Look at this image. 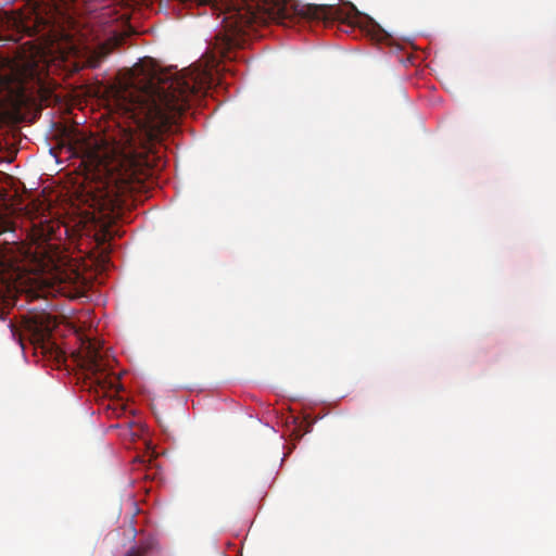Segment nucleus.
<instances>
[{
    "mask_svg": "<svg viewBox=\"0 0 556 556\" xmlns=\"http://www.w3.org/2000/svg\"><path fill=\"white\" fill-rule=\"evenodd\" d=\"M51 139L56 140V139H61V138L58 136H53Z\"/></svg>",
    "mask_w": 556,
    "mask_h": 556,
    "instance_id": "nucleus-12",
    "label": "nucleus"
},
{
    "mask_svg": "<svg viewBox=\"0 0 556 556\" xmlns=\"http://www.w3.org/2000/svg\"><path fill=\"white\" fill-rule=\"evenodd\" d=\"M12 338L24 349V341L28 340L36 348H40L43 354H49L58 363L64 361V353L51 341V334L55 327V320L47 313H29L23 316L18 325L10 323Z\"/></svg>",
    "mask_w": 556,
    "mask_h": 556,
    "instance_id": "nucleus-3",
    "label": "nucleus"
},
{
    "mask_svg": "<svg viewBox=\"0 0 556 556\" xmlns=\"http://www.w3.org/2000/svg\"><path fill=\"white\" fill-rule=\"evenodd\" d=\"M28 101L29 97L21 81L15 86L4 81L0 91V127L24 119L22 111Z\"/></svg>",
    "mask_w": 556,
    "mask_h": 556,
    "instance_id": "nucleus-6",
    "label": "nucleus"
},
{
    "mask_svg": "<svg viewBox=\"0 0 556 556\" xmlns=\"http://www.w3.org/2000/svg\"><path fill=\"white\" fill-rule=\"evenodd\" d=\"M269 17L282 25L294 23H331L341 20L340 9L328 4L301 3L293 0H275Z\"/></svg>",
    "mask_w": 556,
    "mask_h": 556,
    "instance_id": "nucleus-4",
    "label": "nucleus"
},
{
    "mask_svg": "<svg viewBox=\"0 0 556 556\" xmlns=\"http://www.w3.org/2000/svg\"><path fill=\"white\" fill-rule=\"evenodd\" d=\"M111 231L110 230H104L102 231L101 233H98L96 236V241L98 243V245L102 247L106 243V241L111 238Z\"/></svg>",
    "mask_w": 556,
    "mask_h": 556,
    "instance_id": "nucleus-10",
    "label": "nucleus"
},
{
    "mask_svg": "<svg viewBox=\"0 0 556 556\" xmlns=\"http://www.w3.org/2000/svg\"><path fill=\"white\" fill-rule=\"evenodd\" d=\"M10 283L3 278H0V300L4 299L5 293L9 291Z\"/></svg>",
    "mask_w": 556,
    "mask_h": 556,
    "instance_id": "nucleus-11",
    "label": "nucleus"
},
{
    "mask_svg": "<svg viewBox=\"0 0 556 556\" xmlns=\"http://www.w3.org/2000/svg\"><path fill=\"white\" fill-rule=\"evenodd\" d=\"M40 270L43 274V282L51 288V291L67 298L77 295L83 276L72 262L62 256H48L40 264Z\"/></svg>",
    "mask_w": 556,
    "mask_h": 556,
    "instance_id": "nucleus-5",
    "label": "nucleus"
},
{
    "mask_svg": "<svg viewBox=\"0 0 556 556\" xmlns=\"http://www.w3.org/2000/svg\"><path fill=\"white\" fill-rule=\"evenodd\" d=\"M54 233V227L48 222L40 220L39 224H34L33 228V240L35 241H48Z\"/></svg>",
    "mask_w": 556,
    "mask_h": 556,
    "instance_id": "nucleus-8",
    "label": "nucleus"
},
{
    "mask_svg": "<svg viewBox=\"0 0 556 556\" xmlns=\"http://www.w3.org/2000/svg\"><path fill=\"white\" fill-rule=\"evenodd\" d=\"M113 361L106 353L101 351L97 342L88 340L83 343L81 367L85 369L88 378L94 379V382L103 388L110 376Z\"/></svg>",
    "mask_w": 556,
    "mask_h": 556,
    "instance_id": "nucleus-7",
    "label": "nucleus"
},
{
    "mask_svg": "<svg viewBox=\"0 0 556 556\" xmlns=\"http://www.w3.org/2000/svg\"><path fill=\"white\" fill-rule=\"evenodd\" d=\"M54 142L49 153L58 163L79 161L85 202L110 220L122 218L125 197L135 189L137 172L159 167L161 162L153 151L156 141Z\"/></svg>",
    "mask_w": 556,
    "mask_h": 556,
    "instance_id": "nucleus-1",
    "label": "nucleus"
},
{
    "mask_svg": "<svg viewBox=\"0 0 556 556\" xmlns=\"http://www.w3.org/2000/svg\"><path fill=\"white\" fill-rule=\"evenodd\" d=\"M149 548L150 546L147 544L132 546L131 548H129L125 556H147Z\"/></svg>",
    "mask_w": 556,
    "mask_h": 556,
    "instance_id": "nucleus-9",
    "label": "nucleus"
},
{
    "mask_svg": "<svg viewBox=\"0 0 556 556\" xmlns=\"http://www.w3.org/2000/svg\"><path fill=\"white\" fill-rule=\"evenodd\" d=\"M134 76L123 105L149 140L184 135L182 117L201 103L214 84L213 75L200 66L172 72L152 60L137 64Z\"/></svg>",
    "mask_w": 556,
    "mask_h": 556,
    "instance_id": "nucleus-2",
    "label": "nucleus"
}]
</instances>
